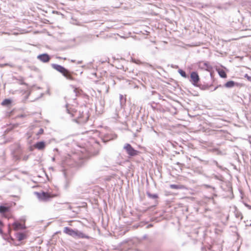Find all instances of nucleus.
<instances>
[{"label":"nucleus","mask_w":251,"mask_h":251,"mask_svg":"<svg viewBox=\"0 0 251 251\" xmlns=\"http://www.w3.org/2000/svg\"><path fill=\"white\" fill-rule=\"evenodd\" d=\"M124 148L126 151L127 153L131 156H135L139 153V151L134 150L129 144H126Z\"/></svg>","instance_id":"obj_4"},{"label":"nucleus","mask_w":251,"mask_h":251,"mask_svg":"<svg viewBox=\"0 0 251 251\" xmlns=\"http://www.w3.org/2000/svg\"><path fill=\"white\" fill-rule=\"evenodd\" d=\"M248 14L251 17V11H248Z\"/></svg>","instance_id":"obj_26"},{"label":"nucleus","mask_w":251,"mask_h":251,"mask_svg":"<svg viewBox=\"0 0 251 251\" xmlns=\"http://www.w3.org/2000/svg\"><path fill=\"white\" fill-rule=\"evenodd\" d=\"M43 133H44V129L43 128H40L39 129V131L38 132V133H37V135H39L43 134Z\"/></svg>","instance_id":"obj_20"},{"label":"nucleus","mask_w":251,"mask_h":251,"mask_svg":"<svg viewBox=\"0 0 251 251\" xmlns=\"http://www.w3.org/2000/svg\"><path fill=\"white\" fill-rule=\"evenodd\" d=\"M232 3L229 2L228 3H225L221 5L218 6L217 7L219 9H224L225 10L228 9L229 7L231 5Z\"/></svg>","instance_id":"obj_13"},{"label":"nucleus","mask_w":251,"mask_h":251,"mask_svg":"<svg viewBox=\"0 0 251 251\" xmlns=\"http://www.w3.org/2000/svg\"><path fill=\"white\" fill-rule=\"evenodd\" d=\"M173 31L176 32V31H178L177 30H173Z\"/></svg>","instance_id":"obj_30"},{"label":"nucleus","mask_w":251,"mask_h":251,"mask_svg":"<svg viewBox=\"0 0 251 251\" xmlns=\"http://www.w3.org/2000/svg\"><path fill=\"white\" fill-rule=\"evenodd\" d=\"M144 31L147 32V31H147V30H146V29H145V30H144Z\"/></svg>","instance_id":"obj_33"},{"label":"nucleus","mask_w":251,"mask_h":251,"mask_svg":"<svg viewBox=\"0 0 251 251\" xmlns=\"http://www.w3.org/2000/svg\"><path fill=\"white\" fill-rule=\"evenodd\" d=\"M4 227V224L0 220V234H3L2 228Z\"/></svg>","instance_id":"obj_19"},{"label":"nucleus","mask_w":251,"mask_h":251,"mask_svg":"<svg viewBox=\"0 0 251 251\" xmlns=\"http://www.w3.org/2000/svg\"><path fill=\"white\" fill-rule=\"evenodd\" d=\"M18 31H27V32H28V31H32L31 30H25V29H20Z\"/></svg>","instance_id":"obj_23"},{"label":"nucleus","mask_w":251,"mask_h":251,"mask_svg":"<svg viewBox=\"0 0 251 251\" xmlns=\"http://www.w3.org/2000/svg\"><path fill=\"white\" fill-rule=\"evenodd\" d=\"M71 111L72 116L78 123H85L89 118L88 109L87 107H78L76 109H72Z\"/></svg>","instance_id":"obj_1"},{"label":"nucleus","mask_w":251,"mask_h":251,"mask_svg":"<svg viewBox=\"0 0 251 251\" xmlns=\"http://www.w3.org/2000/svg\"><path fill=\"white\" fill-rule=\"evenodd\" d=\"M25 115H19V116H18V117H25Z\"/></svg>","instance_id":"obj_25"},{"label":"nucleus","mask_w":251,"mask_h":251,"mask_svg":"<svg viewBox=\"0 0 251 251\" xmlns=\"http://www.w3.org/2000/svg\"><path fill=\"white\" fill-rule=\"evenodd\" d=\"M37 58L41 61L46 63L48 62L50 60L49 55L47 54H43L38 56Z\"/></svg>","instance_id":"obj_8"},{"label":"nucleus","mask_w":251,"mask_h":251,"mask_svg":"<svg viewBox=\"0 0 251 251\" xmlns=\"http://www.w3.org/2000/svg\"><path fill=\"white\" fill-rule=\"evenodd\" d=\"M12 226L14 230H18L19 229H23L25 228L24 225L18 222H14L12 224Z\"/></svg>","instance_id":"obj_9"},{"label":"nucleus","mask_w":251,"mask_h":251,"mask_svg":"<svg viewBox=\"0 0 251 251\" xmlns=\"http://www.w3.org/2000/svg\"><path fill=\"white\" fill-rule=\"evenodd\" d=\"M77 230H75L68 227H65L64 229V232L73 237H76Z\"/></svg>","instance_id":"obj_6"},{"label":"nucleus","mask_w":251,"mask_h":251,"mask_svg":"<svg viewBox=\"0 0 251 251\" xmlns=\"http://www.w3.org/2000/svg\"><path fill=\"white\" fill-rule=\"evenodd\" d=\"M21 84H25V83H21Z\"/></svg>","instance_id":"obj_34"},{"label":"nucleus","mask_w":251,"mask_h":251,"mask_svg":"<svg viewBox=\"0 0 251 251\" xmlns=\"http://www.w3.org/2000/svg\"><path fill=\"white\" fill-rule=\"evenodd\" d=\"M234 86H238L239 84L238 83H235L232 80L228 81L225 84V86L226 88H232Z\"/></svg>","instance_id":"obj_12"},{"label":"nucleus","mask_w":251,"mask_h":251,"mask_svg":"<svg viewBox=\"0 0 251 251\" xmlns=\"http://www.w3.org/2000/svg\"><path fill=\"white\" fill-rule=\"evenodd\" d=\"M178 72L179 74L182 77H183L184 78L187 77V76L186 75V73L184 71H183L182 70L179 69V70H178Z\"/></svg>","instance_id":"obj_17"},{"label":"nucleus","mask_w":251,"mask_h":251,"mask_svg":"<svg viewBox=\"0 0 251 251\" xmlns=\"http://www.w3.org/2000/svg\"><path fill=\"white\" fill-rule=\"evenodd\" d=\"M245 30H243V29H242V30H240V31H244Z\"/></svg>","instance_id":"obj_29"},{"label":"nucleus","mask_w":251,"mask_h":251,"mask_svg":"<svg viewBox=\"0 0 251 251\" xmlns=\"http://www.w3.org/2000/svg\"><path fill=\"white\" fill-rule=\"evenodd\" d=\"M74 91L76 96H80L83 94V91L79 88H75Z\"/></svg>","instance_id":"obj_16"},{"label":"nucleus","mask_w":251,"mask_h":251,"mask_svg":"<svg viewBox=\"0 0 251 251\" xmlns=\"http://www.w3.org/2000/svg\"><path fill=\"white\" fill-rule=\"evenodd\" d=\"M157 197V196L156 195H155L153 196V198H156Z\"/></svg>","instance_id":"obj_27"},{"label":"nucleus","mask_w":251,"mask_h":251,"mask_svg":"<svg viewBox=\"0 0 251 251\" xmlns=\"http://www.w3.org/2000/svg\"><path fill=\"white\" fill-rule=\"evenodd\" d=\"M38 198L41 200L47 201L49 200L50 199L59 196V194L56 192H37L36 193Z\"/></svg>","instance_id":"obj_3"},{"label":"nucleus","mask_w":251,"mask_h":251,"mask_svg":"<svg viewBox=\"0 0 251 251\" xmlns=\"http://www.w3.org/2000/svg\"><path fill=\"white\" fill-rule=\"evenodd\" d=\"M248 8L250 10L249 11H251V3H249L247 5Z\"/></svg>","instance_id":"obj_22"},{"label":"nucleus","mask_w":251,"mask_h":251,"mask_svg":"<svg viewBox=\"0 0 251 251\" xmlns=\"http://www.w3.org/2000/svg\"><path fill=\"white\" fill-rule=\"evenodd\" d=\"M35 31L38 32V31H40L39 30H35ZM42 31H47V30L46 29H44Z\"/></svg>","instance_id":"obj_24"},{"label":"nucleus","mask_w":251,"mask_h":251,"mask_svg":"<svg viewBox=\"0 0 251 251\" xmlns=\"http://www.w3.org/2000/svg\"><path fill=\"white\" fill-rule=\"evenodd\" d=\"M120 36H121V37L125 38V37L124 36H121V35H120Z\"/></svg>","instance_id":"obj_31"},{"label":"nucleus","mask_w":251,"mask_h":251,"mask_svg":"<svg viewBox=\"0 0 251 251\" xmlns=\"http://www.w3.org/2000/svg\"><path fill=\"white\" fill-rule=\"evenodd\" d=\"M10 207L9 206H0V213L3 215V216L6 218H9V217L5 214V213L9 211Z\"/></svg>","instance_id":"obj_7"},{"label":"nucleus","mask_w":251,"mask_h":251,"mask_svg":"<svg viewBox=\"0 0 251 251\" xmlns=\"http://www.w3.org/2000/svg\"><path fill=\"white\" fill-rule=\"evenodd\" d=\"M11 102V100L9 99H5L2 102V105H8L10 104Z\"/></svg>","instance_id":"obj_18"},{"label":"nucleus","mask_w":251,"mask_h":251,"mask_svg":"<svg viewBox=\"0 0 251 251\" xmlns=\"http://www.w3.org/2000/svg\"><path fill=\"white\" fill-rule=\"evenodd\" d=\"M22 238H19V240H22Z\"/></svg>","instance_id":"obj_32"},{"label":"nucleus","mask_w":251,"mask_h":251,"mask_svg":"<svg viewBox=\"0 0 251 251\" xmlns=\"http://www.w3.org/2000/svg\"><path fill=\"white\" fill-rule=\"evenodd\" d=\"M45 147V143L43 141L37 142L34 145V147L39 150H42L44 149Z\"/></svg>","instance_id":"obj_10"},{"label":"nucleus","mask_w":251,"mask_h":251,"mask_svg":"<svg viewBox=\"0 0 251 251\" xmlns=\"http://www.w3.org/2000/svg\"><path fill=\"white\" fill-rule=\"evenodd\" d=\"M52 13H54V14H57V15H61L62 16H64V15L63 14H62L60 12L58 11L53 10Z\"/></svg>","instance_id":"obj_21"},{"label":"nucleus","mask_w":251,"mask_h":251,"mask_svg":"<svg viewBox=\"0 0 251 251\" xmlns=\"http://www.w3.org/2000/svg\"><path fill=\"white\" fill-rule=\"evenodd\" d=\"M11 229L9 228V233L11 232Z\"/></svg>","instance_id":"obj_28"},{"label":"nucleus","mask_w":251,"mask_h":251,"mask_svg":"<svg viewBox=\"0 0 251 251\" xmlns=\"http://www.w3.org/2000/svg\"><path fill=\"white\" fill-rule=\"evenodd\" d=\"M170 187L173 189H183L185 188V186L183 185L171 184Z\"/></svg>","instance_id":"obj_15"},{"label":"nucleus","mask_w":251,"mask_h":251,"mask_svg":"<svg viewBox=\"0 0 251 251\" xmlns=\"http://www.w3.org/2000/svg\"><path fill=\"white\" fill-rule=\"evenodd\" d=\"M191 81L194 85H197L200 80L199 76L197 73L193 72L190 75Z\"/></svg>","instance_id":"obj_5"},{"label":"nucleus","mask_w":251,"mask_h":251,"mask_svg":"<svg viewBox=\"0 0 251 251\" xmlns=\"http://www.w3.org/2000/svg\"><path fill=\"white\" fill-rule=\"evenodd\" d=\"M52 67L53 69L61 73L67 79L70 80H75V78L73 76V73L71 72L64 67L57 64H53L52 65Z\"/></svg>","instance_id":"obj_2"},{"label":"nucleus","mask_w":251,"mask_h":251,"mask_svg":"<svg viewBox=\"0 0 251 251\" xmlns=\"http://www.w3.org/2000/svg\"><path fill=\"white\" fill-rule=\"evenodd\" d=\"M76 237L79 238H86V239H90V237L88 235H85L82 232H79L78 230L77 231V234Z\"/></svg>","instance_id":"obj_14"},{"label":"nucleus","mask_w":251,"mask_h":251,"mask_svg":"<svg viewBox=\"0 0 251 251\" xmlns=\"http://www.w3.org/2000/svg\"><path fill=\"white\" fill-rule=\"evenodd\" d=\"M216 70L221 77L224 78H226L227 77L226 73L223 69L218 68H216Z\"/></svg>","instance_id":"obj_11"}]
</instances>
